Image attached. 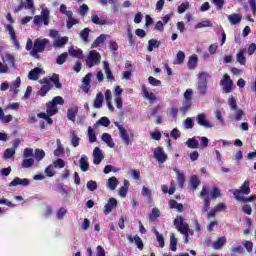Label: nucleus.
I'll use <instances>...</instances> for the list:
<instances>
[{
  "label": "nucleus",
  "mask_w": 256,
  "mask_h": 256,
  "mask_svg": "<svg viewBox=\"0 0 256 256\" xmlns=\"http://www.w3.org/2000/svg\"><path fill=\"white\" fill-rule=\"evenodd\" d=\"M154 233L156 235L159 246L161 247V249H163L165 247V238L163 237V234H160L157 230H154Z\"/></svg>",
  "instance_id": "obj_49"
},
{
  "label": "nucleus",
  "mask_w": 256,
  "mask_h": 256,
  "mask_svg": "<svg viewBox=\"0 0 256 256\" xmlns=\"http://www.w3.org/2000/svg\"><path fill=\"white\" fill-rule=\"evenodd\" d=\"M200 183H201V181L199 180V177H197V176L191 177L190 185L194 191H195V189H197V187H199Z\"/></svg>",
  "instance_id": "obj_54"
},
{
  "label": "nucleus",
  "mask_w": 256,
  "mask_h": 256,
  "mask_svg": "<svg viewBox=\"0 0 256 256\" xmlns=\"http://www.w3.org/2000/svg\"><path fill=\"white\" fill-rule=\"evenodd\" d=\"M198 62H199V58L197 57V55L194 54L190 56L187 63L188 69L190 70L196 69Z\"/></svg>",
  "instance_id": "obj_33"
},
{
  "label": "nucleus",
  "mask_w": 256,
  "mask_h": 256,
  "mask_svg": "<svg viewBox=\"0 0 256 256\" xmlns=\"http://www.w3.org/2000/svg\"><path fill=\"white\" fill-rule=\"evenodd\" d=\"M243 19V16L241 14H230L228 15V21L231 23V25H239Z\"/></svg>",
  "instance_id": "obj_26"
},
{
  "label": "nucleus",
  "mask_w": 256,
  "mask_h": 256,
  "mask_svg": "<svg viewBox=\"0 0 256 256\" xmlns=\"http://www.w3.org/2000/svg\"><path fill=\"white\" fill-rule=\"evenodd\" d=\"M105 39H107V35L101 34L96 40L92 43V48L95 49L99 47V45L103 44L105 42Z\"/></svg>",
  "instance_id": "obj_43"
},
{
  "label": "nucleus",
  "mask_w": 256,
  "mask_h": 256,
  "mask_svg": "<svg viewBox=\"0 0 256 256\" xmlns=\"http://www.w3.org/2000/svg\"><path fill=\"white\" fill-rule=\"evenodd\" d=\"M161 42L156 39H150L148 41V51L151 53L154 49H159Z\"/></svg>",
  "instance_id": "obj_36"
},
{
  "label": "nucleus",
  "mask_w": 256,
  "mask_h": 256,
  "mask_svg": "<svg viewBox=\"0 0 256 256\" xmlns=\"http://www.w3.org/2000/svg\"><path fill=\"white\" fill-rule=\"evenodd\" d=\"M196 121L200 127H205L206 129L213 128V124L209 119H207V115L205 113H200L196 116Z\"/></svg>",
  "instance_id": "obj_11"
},
{
  "label": "nucleus",
  "mask_w": 256,
  "mask_h": 256,
  "mask_svg": "<svg viewBox=\"0 0 256 256\" xmlns=\"http://www.w3.org/2000/svg\"><path fill=\"white\" fill-rule=\"evenodd\" d=\"M50 41L47 38H38L34 41V46L30 52L32 57L37 59L39 57V53H43L45 51V47L49 45Z\"/></svg>",
  "instance_id": "obj_5"
},
{
  "label": "nucleus",
  "mask_w": 256,
  "mask_h": 256,
  "mask_svg": "<svg viewBox=\"0 0 256 256\" xmlns=\"http://www.w3.org/2000/svg\"><path fill=\"white\" fill-rule=\"evenodd\" d=\"M67 57H69V54H67V52L62 53L60 56L57 57L56 63L58 65H63V63L67 61Z\"/></svg>",
  "instance_id": "obj_58"
},
{
  "label": "nucleus",
  "mask_w": 256,
  "mask_h": 256,
  "mask_svg": "<svg viewBox=\"0 0 256 256\" xmlns=\"http://www.w3.org/2000/svg\"><path fill=\"white\" fill-rule=\"evenodd\" d=\"M77 113H79V107L75 106L73 108H69L67 111V117L69 121L75 122V117H77Z\"/></svg>",
  "instance_id": "obj_34"
},
{
  "label": "nucleus",
  "mask_w": 256,
  "mask_h": 256,
  "mask_svg": "<svg viewBox=\"0 0 256 256\" xmlns=\"http://www.w3.org/2000/svg\"><path fill=\"white\" fill-rule=\"evenodd\" d=\"M45 157V151L41 149L35 150V159L36 161H41Z\"/></svg>",
  "instance_id": "obj_62"
},
{
  "label": "nucleus",
  "mask_w": 256,
  "mask_h": 256,
  "mask_svg": "<svg viewBox=\"0 0 256 256\" xmlns=\"http://www.w3.org/2000/svg\"><path fill=\"white\" fill-rule=\"evenodd\" d=\"M15 155V149L13 148H8L4 152V159H11Z\"/></svg>",
  "instance_id": "obj_64"
},
{
  "label": "nucleus",
  "mask_w": 256,
  "mask_h": 256,
  "mask_svg": "<svg viewBox=\"0 0 256 256\" xmlns=\"http://www.w3.org/2000/svg\"><path fill=\"white\" fill-rule=\"evenodd\" d=\"M97 125H102L103 127H109L111 125V121L107 117L100 118L95 124L94 127H97Z\"/></svg>",
  "instance_id": "obj_45"
},
{
  "label": "nucleus",
  "mask_w": 256,
  "mask_h": 256,
  "mask_svg": "<svg viewBox=\"0 0 256 256\" xmlns=\"http://www.w3.org/2000/svg\"><path fill=\"white\" fill-rule=\"evenodd\" d=\"M80 169L81 171H89V158L87 156L82 155L80 159Z\"/></svg>",
  "instance_id": "obj_35"
},
{
  "label": "nucleus",
  "mask_w": 256,
  "mask_h": 256,
  "mask_svg": "<svg viewBox=\"0 0 256 256\" xmlns=\"http://www.w3.org/2000/svg\"><path fill=\"white\" fill-rule=\"evenodd\" d=\"M101 63V54L95 50H91L86 58V65L91 69L94 65H99Z\"/></svg>",
  "instance_id": "obj_7"
},
{
  "label": "nucleus",
  "mask_w": 256,
  "mask_h": 256,
  "mask_svg": "<svg viewBox=\"0 0 256 256\" xmlns=\"http://www.w3.org/2000/svg\"><path fill=\"white\" fill-rule=\"evenodd\" d=\"M220 83L226 93H231L233 90V80H231V77L228 76V74L224 75Z\"/></svg>",
  "instance_id": "obj_15"
},
{
  "label": "nucleus",
  "mask_w": 256,
  "mask_h": 256,
  "mask_svg": "<svg viewBox=\"0 0 256 256\" xmlns=\"http://www.w3.org/2000/svg\"><path fill=\"white\" fill-rule=\"evenodd\" d=\"M186 145L189 149H199V141L195 137L189 138L186 141Z\"/></svg>",
  "instance_id": "obj_37"
},
{
  "label": "nucleus",
  "mask_w": 256,
  "mask_h": 256,
  "mask_svg": "<svg viewBox=\"0 0 256 256\" xmlns=\"http://www.w3.org/2000/svg\"><path fill=\"white\" fill-rule=\"evenodd\" d=\"M79 141H81V139L77 136V134H75V132H71V144L74 147H79Z\"/></svg>",
  "instance_id": "obj_57"
},
{
  "label": "nucleus",
  "mask_w": 256,
  "mask_h": 256,
  "mask_svg": "<svg viewBox=\"0 0 256 256\" xmlns=\"http://www.w3.org/2000/svg\"><path fill=\"white\" fill-rule=\"evenodd\" d=\"M91 30L89 28H84L81 32H80V38L82 39V41H84V43H87V41H89V32Z\"/></svg>",
  "instance_id": "obj_52"
},
{
  "label": "nucleus",
  "mask_w": 256,
  "mask_h": 256,
  "mask_svg": "<svg viewBox=\"0 0 256 256\" xmlns=\"http://www.w3.org/2000/svg\"><path fill=\"white\" fill-rule=\"evenodd\" d=\"M57 149L54 151V155L55 157H61V155H63V153H65V148H63V145H61V140H57Z\"/></svg>",
  "instance_id": "obj_48"
},
{
  "label": "nucleus",
  "mask_w": 256,
  "mask_h": 256,
  "mask_svg": "<svg viewBox=\"0 0 256 256\" xmlns=\"http://www.w3.org/2000/svg\"><path fill=\"white\" fill-rule=\"evenodd\" d=\"M251 193V188H249V181H245L240 189H237L233 192V195L236 197L237 201H242L243 203H251L255 201L256 196L245 197L243 195H249Z\"/></svg>",
  "instance_id": "obj_1"
},
{
  "label": "nucleus",
  "mask_w": 256,
  "mask_h": 256,
  "mask_svg": "<svg viewBox=\"0 0 256 256\" xmlns=\"http://www.w3.org/2000/svg\"><path fill=\"white\" fill-rule=\"evenodd\" d=\"M49 10L43 9L41 12V15H36L34 17V24L35 25H41V23H44V25H49L50 20H49Z\"/></svg>",
  "instance_id": "obj_9"
},
{
  "label": "nucleus",
  "mask_w": 256,
  "mask_h": 256,
  "mask_svg": "<svg viewBox=\"0 0 256 256\" xmlns=\"http://www.w3.org/2000/svg\"><path fill=\"white\" fill-rule=\"evenodd\" d=\"M35 163V159L33 158H25L23 161H22V167L24 169H29L30 167H33Z\"/></svg>",
  "instance_id": "obj_46"
},
{
  "label": "nucleus",
  "mask_w": 256,
  "mask_h": 256,
  "mask_svg": "<svg viewBox=\"0 0 256 256\" xmlns=\"http://www.w3.org/2000/svg\"><path fill=\"white\" fill-rule=\"evenodd\" d=\"M40 83H41L42 87L38 91V95H40V97H45V95H47V93H49V91H51V82L47 78H44V79L40 80Z\"/></svg>",
  "instance_id": "obj_13"
},
{
  "label": "nucleus",
  "mask_w": 256,
  "mask_h": 256,
  "mask_svg": "<svg viewBox=\"0 0 256 256\" xmlns=\"http://www.w3.org/2000/svg\"><path fill=\"white\" fill-rule=\"evenodd\" d=\"M174 225L177 231L184 235V243H189V224L185 222L183 216H177L174 220Z\"/></svg>",
  "instance_id": "obj_4"
},
{
  "label": "nucleus",
  "mask_w": 256,
  "mask_h": 256,
  "mask_svg": "<svg viewBox=\"0 0 256 256\" xmlns=\"http://www.w3.org/2000/svg\"><path fill=\"white\" fill-rule=\"evenodd\" d=\"M189 7H190L189 2L182 3L180 6H178V13L182 15V13H185V11L189 9Z\"/></svg>",
  "instance_id": "obj_60"
},
{
  "label": "nucleus",
  "mask_w": 256,
  "mask_h": 256,
  "mask_svg": "<svg viewBox=\"0 0 256 256\" xmlns=\"http://www.w3.org/2000/svg\"><path fill=\"white\" fill-rule=\"evenodd\" d=\"M105 159V154H103V150L99 147H95L93 150V163L94 165H101V161Z\"/></svg>",
  "instance_id": "obj_14"
},
{
  "label": "nucleus",
  "mask_w": 256,
  "mask_h": 256,
  "mask_svg": "<svg viewBox=\"0 0 256 256\" xmlns=\"http://www.w3.org/2000/svg\"><path fill=\"white\" fill-rule=\"evenodd\" d=\"M104 95H105V99H106V103L109 111L111 112L115 111V107H113V102H112L113 94L111 93V90H106Z\"/></svg>",
  "instance_id": "obj_21"
},
{
  "label": "nucleus",
  "mask_w": 256,
  "mask_h": 256,
  "mask_svg": "<svg viewBox=\"0 0 256 256\" xmlns=\"http://www.w3.org/2000/svg\"><path fill=\"white\" fill-rule=\"evenodd\" d=\"M104 99H105V96H103V93L99 92L96 95V98L94 99V104H93L94 109H101V107H103Z\"/></svg>",
  "instance_id": "obj_27"
},
{
  "label": "nucleus",
  "mask_w": 256,
  "mask_h": 256,
  "mask_svg": "<svg viewBox=\"0 0 256 256\" xmlns=\"http://www.w3.org/2000/svg\"><path fill=\"white\" fill-rule=\"evenodd\" d=\"M48 80L50 82L52 81L57 89H61V84L59 83V74H53Z\"/></svg>",
  "instance_id": "obj_55"
},
{
  "label": "nucleus",
  "mask_w": 256,
  "mask_h": 256,
  "mask_svg": "<svg viewBox=\"0 0 256 256\" xmlns=\"http://www.w3.org/2000/svg\"><path fill=\"white\" fill-rule=\"evenodd\" d=\"M58 111L59 110L57 109V106L55 104L48 102L46 104V113L45 112L38 113L37 117H39V119H45L46 123L48 125H51L53 123V119H51V117H53V115H57Z\"/></svg>",
  "instance_id": "obj_3"
},
{
  "label": "nucleus",
  "mask_w": 256,
  "mask_h": 256,
  "mask_svg": "<svg viewBox=\"0 0 256 256\" xmlns=\"http://www.w3.org/2000/svg\"><path fill=\"white\" fill-rule=\"evenodd\" d=\"M203 27H213V24L211 21L206 20L195 25V29H203Z\"/></svg>",
  "instance_id": "obj_59"
},
{
  "label": "nucleus",
  "mask_w": 256,
  "mask_h": 256,
  "mask_svg": "<svg viewBox=\"0 0 256 256\" xmlns=\"http://www.w3.org/2000/svg\"><path fill=\"white\" fill-rule=\"evenodd\" d=\"M128 241L129 243H134L135 242V245L138 247V249L140 250H143V240L141 239V237L139 236H131L129 235L128 236Z\"/></svg>",
  "instance_id": "obj_30"
},
{
  "label": "nucleus",
  "mask_w": 256,
  "mask_h": 256,
  "mask_svg": "<svg viewBox=\"0 0 256 256\" xmlns=\"http://www.w3.org/2000/svg\"><path fill=\"white\" fill-rule=\"evenodd\" d=\"M69 43V37L64 36V37H58L54 39L53 41V47L55 49H61V47H65Z\"/></svg>",
  "instance_id": "obj_18"
},
{
  "label": "nucleus",
  "mask_w": 256,
  "mask_h": 256,
  "mask_svg": "<svg viewBox=\"0 0 256 256\" xmlns=\"http://www.w3.org/2000/svg\"><path fill=\"white\" fill-rule=\"evenodd\" d=\"M170 249L174 252L177 251V239L174 233H170Z\"/></svg>",
  "instance_id": "obj_51"
},
{
  "label": "nucleus",
  "mask_w": 256,
  "mask_h": 256,
  "mask_svg": "<svg viewBox=\"0 0 256 256\" xmlns=\"http://www.w3.org/2000/svg\"><path fill=\"white\" fill-rule=\"evenodd\" d=\"M169 205H170V209H176L178 213H183V204L178 203L175 200H171L169 202Z\"/></svg>",
  "instance_id": "obj_42"
},
{
  "label": "nucleus",
  "mask_w": 256,
  "mask_h": 256,
  "mask_svg": "<svg viewBox=\"0 0 256 256\" xmlns=\"http://www.w3.org/2000/svg\"><path fill=\"white\" fill-rule=\"evenodd\" d=\"M173 171L177 175V181H178L179 187L183 189V185H185V173H183V171H180L177 168H173Z\"/></svg>",
  "instance_id": "obj_25"
},
{
  "label": "nucleus",
  "mask_w": 256,
  "mask_h": 256,
  "mask_svg": "<svg viewBox=\"0 0 256 256\" xmlns=\"http://www.w3.org/2000/svg\"><path fill=\"white\" fill-rule=\"evenodd\" d=\"M67 17H68L66 21L67 29H73V25H79V19L73 18V15H70Z\"/></svg>",
  "instance_id": "obj_39"
},
{
  "label": "nucleus",
  "mask_w": 256,
  "mask_h": 256,
  "mask_svg": "<svg viewBox=\"0 0 256 256\" xmlns=\"http://www.w3.org/2000/svg\"><path fill=\"white\" fill-rule=\"evenodd\" d=\"M197 91L199 95H207V73L205 72L198 74Z\"/></svg>",
  "instance_id": "obj_8"
},
{
  "label": "nucleus",
  "mask_w": 256,
  "mask_h": 256,
  "mask_svg": "<svg viewBox=\"0 0 256 256\" xmlns=\"http://www.w3.org/2000/svg\"><path fill=\"white\" fill-rule=\"evenodd\" d=\"M103 67H104L106 79H108V81H111V82L115 81V76H113V72H111V68H109V62L104 61Z\"/></svg>",
  "instance_id": "obj_29"
},
{
  "label": "nucleus",
  "mask_w": 256,
  "mask_h": 256,
  "mask_svg": "<svg viewBox=\"0 0 256 256\" xmlns=\"http://www.w3.org/2000/svg\"><path fill=\"white\" fill-rule=\"evenodd\" d=\"M101 139L102 141H104V143H106L108 147H110V149H113L115 147V142H113V138L110 136L109 133H103Z\"/></svg>",
  "instance_id": "obj_31"
},
{
  "label": "nucleus",
  "mask_w": 256,
  "mask_h": 256,
  "mask_svg": "<svg viewBox=\"0 0 256 256\" xmlns=\"http://www.w3.org/2000/svg\"><path fill=\"white\" fill-rule=\"evenodd\" d=\"M200 195H201V199L204 201L202 212L207 213V211H209V208L211 207V200L209 198V190H207L206 187H203Z\"/></svg>",
  "instance_id": "obj_10"
},
{
  "label": "nucleus",
  "mask_w": 256,
  "mask_h": 256,
  "mask_svg": "<svg viewBox=\"0 0 256 256\" xmlns=\"http://www.w3.org/2000/svg\"><path fill=\"white\" fill-rule=\"evenodd\" d=\"M21 186V187H29L31 185V181H29V179L27 178H19V177H15L13 179V181H11L8 185V187H17V186Z\"/></svg>",
  "instance_id": "obj_12"
},
{
  "label": "nucleus",
  "mask_w": 256,
  "mask_h": 256,
  "mask_svg": "<svg viewBox=\"0 0 256 256\" xmlns=\"http://www.w3.org/2000/svg\"><path fill=\"white\" fill-rule=\"evenodd\" d=\"M193 97V90L192 89H187L184 93V99H185V105L186 107L191 106V99Z\"/></svg>",
  "instance_id": "obj_38"
},
{
  "label": "nucleus",
  "mask_w": 256,
  "mask_h": 256,
  "mask_svg": "<svg viewBox=\"0 0 256 256\" xmlns=\"http://www.w3.org/2000/svg\"><path fill=\"white\" fill-rule=\"evenodd\" d=\"M3 62L8 63V65H11V67H15V58L11 54H6L3 57Z\"/></svg>",
  "instance_id": "obj_50"
},
{
  "label": "nucleus",
  "mask_w": 256,
  "mask_h": 256,
  "mask_svg": "<svg viewBox=\"0 0 256 256\" xmlns=\"http://www.w3.org/2000/svg\"><path fill=\"white\" fill-rule=\"evenodd\" d=\"M92 23L95 25H107V20L105 19H100L97 14L92 15L91 17Z\"/></svg>",
  "instance_id": "obj_44"
},
{
  "label": "nucleus",
  "mask_w": 256,
  "mask_h": 256,
  "mask_svg": "<svg viewBox=\"0 0 256 256\" xmlns=\"http://www.w3.org/2000/svg\"><path fill=\"white\" fill-rule=\"evenodd\" d=\"M22 5L24 9H29L31 13H35V6L33 5V1H22Z\"/></svg>",
  "instance_id": "obj_56"
},
{
  "label": "nucleus",
  "mask_w": 256,
  "mask_h": 256,
  "mask_svg": "<svg viewBox=\"0 0 256 256\" xmlns=\"http://www.w3.org/2000/svg\"><path fill=\"white\" fill-rule=\"evenodd\" d=\"M117 207V199L115 198H110L108 203L104 206V213L106 215H109L111 211H113Z\"/></svg>",
  "instance_id": "obj_20"
},
{
  "label": "nucleus",
  "mask_w": 256,
  "mask_h": 256,
  "mask_svg": "<svg viewBox=\"0 0 256 256\" xmlns=\"http://www.w3.org/2000/svg\"><path fill=\"white\" fill-rule=\"evenodd\" d=\"M19 87H21V78L17 77L16 80L11 84L10 91L17 94L19 93Z\"/></svg>",
  "instance_id": "obj_40"
},
{
  "label": "nucleus",
  "mask_w": 256,
  "mask_h": 256,
  "mask_svg": "<svg viewBox=\"0 0 256 256\" xmlns=\"http://www.w3.org/2000/svg\"><path fill=\"white\" fill-rule=\"evenodd\" d=\"M227 243V237L222 236L218 238L215 242H213L212 247L216 251H219V249H223V246Z\"/></svg>",
  "instance_id": "obj_23"
},
{
  "label": "nucleus",
  "mask_w": 256,
  "mask_h": 256,
  "mask_svg": "<svg viewBox=\"0 0 256 256\" xmlns=\"http://www.w3.org/2000/svg\"><path fill=\"white\" fill-rule=\"evenodd\" d=\"M148 82H149V84L152 85L153 87H160V85H161V81L158 80L157 78L152 77V76H150V77L148 78Z\"/></svg>",
  "instance_id": "obj_63"
},
{
  "label": "nucleus",
  "mask_w": 256,
  "mask_h": 256,
  "mask_svg": "<svg viewBox=\"0 0 256 256\" xmlns=\"http://www.w3.org/2000/svg\"><path fill=\"white\" fill-rule=\"evenodd\" d=\"M42 72H43V69L34 68L33 70H31L29 72L28 79H30V81H38L39 80V75H41Z\"/></svg>",
  "instance_id": "obj_24"
},
{
  "label": "nucleus",
  "mask_w": 256,
  "mask_h": 256,
  "mask_svg": "<svg viewBox=\"0 0 256 256\" xmlns=\"http://www.w3.org/2000/svg\"><path fill=\"white\" fill-rule=\"evenodd\" d=\"M154 157L157 159L158 163H165L167 161V154L161 147H157L154 150Z\"/></svg>",
  "instance_id": "obj_16"
},
{
  "label": "nucleus",
  "mask_w": 256,
  "mask_h": 256,
  "mask_svg": "<svg viewBox=\"0 0 256 256\" xmlns=\"http://www.w3.org/2000/svg\"><path fill=\"white\" fill-rule=\"evenodd\" d=\"M142 93H143V97L145 99H148V101H150V103H154L155 99H157V97L153 94V92L147 91L146 86H142Z\"/></svg>",
  "instance_id": "obj_32"
},
{
  "label": "nucleus",
  "mask_w": 256,
  "mask_h": 256,
  "mask_svg": "<svg viewBox=\"0 0 256 256\" xmlns=\"http://www.w3.org/2000/svg\"><path fill=\"white\" fill-rule=\"evenodd\" d=\"M118 185H119V180L115 176L110 177L106 183V187L110 191H115Z\"/></svg>",
  "instance_id": "obj_22"
},
{
  "label": "nucleus",
  "mask_w": 256,
  "mask_h": 256,
  "mask_svg": "<svg viewBox=\"0 0 256 256\" xmlns=\"http://www.w3.org/2000/svg\"><path fill=\"white\" fill-rule=\"evenodd\" d=\"M114 125L119 130L120 138L122 139L125 147H129V144L131 143V141H133L134 135L131 134L129 136V133L127 132V129H125V127H123V125H120L119 122H114Z\"/></svg>",
  "instance_id": "obj_6"
},
{
  "label": "nucleus",
  "mask_w": 256,
  "mask_h": 256,
  "mask_svg": "<svg viewBox=\"0 0 256 256\" xmlns=\"http://www.w3.org/2000/svg\"><path fill=\"white\" fill-rule=\"evenodd\" d=\"M245 53H247V50L245 48L239 49L236 59L237 62L240 63V65H245L247 63V59L245 58Z\"/></svg>",
  "instance_id": "obj_28"
},
{
  "label": "nucleus",
  "mask_w": 256,
  "mask_h": 256,
  "mask_svg": "<svg viewBox=\"0 0 256 256\" xmlns=\"http://www.w3.org/2000/svg\"><path fill=\"white\" fill-rule=\"evenodd\" d=\"M185 61V52L179 51L176 55V60L173 62L174 65H183Z\"/></svg>",
  "instance_id": "obj_41"
},
{
  "label": "nucleus",
  "mask_w": 256,
  "mask_h": 256,
  "mask_svg": "<svg viewBox=\"0 0 256 256\" xmlns=\"http://www.w3.org/2000/svg\"><path fill=\"white\" fill-rule=\"evenodd\" d=\"M228 105L230 107V111H233V113L230 115V119L241 121V119H243V115H245V112H243V110L237 106V100H235V96L231 95L229 97Z\"/></svg>",
  "instance_id": "obj_2"
},
{
  "label": "nucleus",
  "mask_w": 256,
  "mask_h": 256,
  "mask_svg": "<svg viewBox=\"0 0 256 256\" xmlns=\"http://www.w3.org/2000/svg\"><path fill=\"white\" fill-rule=\"evenodd\" d=\"M88 191H97V182L90 180L86 184Z\"/></svg>",
  "instance_id": "obj_61"
},
{
  "label": "nucleus",
  "mask_w": 256,
  "mask_h": 256,
  "mask_svg": "<svg viewBox=\"0 0 256 256\" xmlns=\"http://www.w3.org/2000/svg\"><path fill=\"white\" fill-rule=\"evenodd\" d=\"M68 53H69L70 57H74L76 59H83V50H81L79 48L70 46L68 48Z\"/></svg>",
  "instance_id": "obj_19"
},
{
  "label": "nucleus",
  "mask_w": 256,
  "mask_h": 256,
  "mask_svg": "<svg viewBox=\"0 0 256 256\" xmlns=\"http://www.w3.org/2000/svg\"><path fill=\"white\" fill-rule=\"evenodd\" d=\"M6 31L9 32L10 38L12 39L13 45L16 47V49H21L19 40H17V36H15V29H13V25L8 24L6 26Z\"/></svg>",
  "instance_id": "obj_17"
},
{
  "label": "nucleus",
  "mask_w": 256,
  "mask_h": 256,
  "mask_svg": "<svg viewBox=\"0 0 256 256\" xmlns=\"http://www.w3.org/2000/svg\"><path fill=\"white\" fill-rule=\"evenodd\" d=\"M88 137L91 143H95V141H97V135H95V130L91 126L88 127Z\"/></svg>",
  "instance_id": "obj_53"
},
{
  "label": "nucleus",
  "mask_w": 256,
  "mask_h": 256,
  "mask_svg": "<svg viewBox=\"0 0 256 256\" xmlns=\"http://www.w3.org/2000/svg\"><path fill=\"white\" fill-rule=\"evenodd\" d=\"M142 195H143V197L148 199V201H153V194H152L151 190L149 188H147L146 186H143V188H142Z\"/></svg>",
  "instance_id": "obj_47"
}]
</instances>
